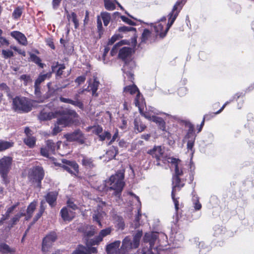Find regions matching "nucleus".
<instances>
[{"mask_svg":"<svg viewBox=\"0 0 254 254\" xmlns=\"http://www.w3.org/2000/svg\"><path fill=\"white\" fill-rule=\"evenodd\" d=\"M194 138H192L191 140H189L187 143V148L188 150H190L193 152V147L194 145Z\"/></svg>","mask_w":254,"mask_h":254,"instance_id":"obj_57","label":"nucleus"},{"mask_svg":"<svg viewBox=\"0 0 254 254\" xmlns=\"http://www.w3.org/2000/svg\"><path fill=\"white\" fill-rule=\"evenodd\" d=\"M105 7L108 10H113L115 8V4L109 0H104Z\"/></svg>","mask_w":254,"mask_h":254,"instance_id":"obj_48","label":"nucleus"},{"mask_svg":"<svg viewBox=\"0 0 254 254\" xmlns=\"http://www.w3.org/2000/svg\"><path fill=\"white\" fill-rule=\"evenodd\" d=\"M121 19L123 21L125 22L126 23H127L129 25H132L134 24V22L133 21H132L131 20L129 19V18L126 17L124 16H122Z\"/></svg>","mask_w":254,"mask_h":254,"instance_id":"obj_62","label":"nucleus"},{"mask_svg":"<svg viewBox=\"0 0 254 254\" xmlns=\"http://www.w3.org/2000/svg\"><path fill=\"white\" fill-rule=\"evenodd\" d=\"M142 254H158L157 250L154 248L149 247V249L143 248L142 250Z\"/></svg>","mask_w":254,"mask_h":254,"instance_id":"obj_45","label":"nucleus"},{"mask_svg":"<svg viewBox=\"0 0 254 254\" xmlns=\"http://www.w3.org/2000/svg\"><path fill=\"white\" fill-rule=\"evenodd\" d=\"M124 92L125 93H128L131 95L137 93L134 100V104L136 107H138L140 113H141V106L143 105V101L142 100V96L140 94L137 86L134 84L127 86L124 88Z\"/></svg>","mask_w":254,"mask_h":254,"instance_id":"obj_7","label":"nucleus"},{"mask_svg":"<svg viewBox=\"0 0 254 254\" xmlns=\"http://www.w3.org/2000/svg\"><path fill=\"white\" fill-rule=\"evenodd\" d=\"M23 12V8L21 7H17L12 13V17L14 19H17L20 18Z\"/></svg>","mask_w":254,"mask_h":254,"instance_id":"obj_38","label":"nucleus"},{"mask_svg":"<svg viewBox=\"0 0 254 254\" xmlns=\"http://www.w3.org/2000/svg\"><path fill=\"white\" fill-rule=\"evenodd\" d=\"M101 18L103 21L104 25L107 26L111 20V16L110 13L107 12H102L101 13Z\"/></svg>","mask_w":254,"mask_h":254,"instance_id":"obj_34","label":"nucleus"},{"mask_svg":"<svg viewBox=\"0 0 254 254\" xmlns=\"http://www.w3.org/2000/svg\"><path fill=\"white\" fill-rule=\"evenodd\" d=\"M118 153V150L114 147V146L112 147V148L107 151L106 156L107 157H108L109 160H111L113 158H114L117 154Z\"/></svg>","mask_w":254,"mask_h":254,"instance_id":"obj_36","label":"nucleus"},{"mask_svg":"<svg viewBox=\"0 0 254 254\" xmlns=\"http://www.w3.org/2000/svg\"><path fill=\"white\" fill-rule=\"evenodd\" d=\"M56 114H60V118L58 119L53 128L54 135L61 132L63 127L68 126L72 122L73 119L77 117V114L74 111L67 109H60Z\"/></svg>","mask_w":254,"mask_h":254,"instance_id":"obj_2","label":"nucleus"},{"mask_svg":"<svg viewBox=\"0 0 254 254\" xmlns=\"http://www.w3.org/2000/svg\"><path fill=\"white\" fill-rule=\"evenodd\" d=\"M67 18L68 21L71 20L74 23V28L77 29L79 26L78 20L77 18V15L75 13L72 12L71 13H67Z\"/></svg>","mask_w":254,"mask_h":254,"instance_id":"obj_28","label":"nucleus"},{"mask_svg":"<svg viewBox=\"0 0 254 254\" xmlns=\"http://www.w3.org/2000/svg\"><path fill=\"white\" fill-rule=\"evenodd\" d=\"M32 104L25 97H16L13 99V107L15 111L28 112L32 109Z\"/></svg>","mask_w":254,"mask_h":254,"instance_id":"obj_6","label":"nucleus"},{"mask_svg":"<svg viewBox=\"0 0 254 254\" xmlns=\"http://www.w3.org/2000/svg\"><path fill=\"white\" fill-rule=\"evenodd\" d=\"M52 73L48 72L44 74H40L38 76V78L36 80L35 84L40 85V84L44 81L46 78H50L51 76Z\"/></svg>","mask_w":254,"mask_h":254,"instance_id":"obj_31","label":"nucleus"},{"mask_svg":"<svg viewBox=\"0 0 254 254\" xmlns=\"http://www.w3.org/2000/svg\"><path fill=\"white\" fill-rule=\"evenodd\" d=\"M20 203L19 202H17L15 204L9 207L6 210V211L5 214L2 215V219L3 220H7L10 217V215L11 213H13L14 209L19 205Z\"/></svg>","mask_w":254,"mask_h":254,"instance_id":"obj_27","label":"nucleus"},{"mask_svg":"<svg viewBox=\"0 0 254 254\" xmlns=\"http://www.w3.org/2000/svg\"><path fill=\"white\" fill-rule=\"evenodd\" d=\"M193 199L194 201L193 203V204H194V208L195 210L196 211L200 210L202 206H201V203L199 201L198 197H197V196H193Z\"/></svg>","mask_w":254,"mask_h":254,"instance_id":"obj_51","label":"nucleus"},{"mask_svg":"<svg viewBox=\"0 0 254 254\" xmlns=\"http://www.w3.org/2000/svg\"><path fill=\"white\" fill-rule=\"evenodd\" d=\"M58 192L57 191H50L48 192L44 197L46 201L51 207H54L57 205V199Z\"/></svg>","mask_w":254,"mask_h":254,"instance_id":"obj_13","label":"nucleus"},{"mask_svg":"<svg viewBox=\"0 0 254 254\" xmlns=\"http://www.w3.org/2000/svg\"><path fill=\"white\" fill-rule=\"evenodd\" d=\"M36 206L37 202L36 201H33L29 204L26 210V220H28L32 217Z\"/></svg>","mask_w":254,"mask_h":254,"instance_id":"obj_21","label":"nucleus"},{"mask_svg":"<svg viewBox=\"0 0 254 254\" xmlns=\"http://www.w3.org/2000/svg\"><path fill=\"white\" fill-rule=\"evenodd\" d=\"M33 178L31 179L33 180V182H35L37 184L36 187L41 189V181L43 179L44 176H32Z\"/></svg>","mask_w":254,"mask_h":254,"instance_id":"obj_39","label":"nucleus"},{"mask_svg":"<svg viewBox=\"0 0 254 254\" xmlns=\"http://www.w3.org/2000/svg\"><path fill=\"white\" fill-rule=\"evenodd\" d=\"M45 203V201L43 200H41L40 202V205L38 212L36 214L35 217L33 218V222L35 223L37 222L40 217L43 215L45 209L46 207L44 205Z\"/></svg>","mask_w":254,"mask_h":254,"instance_id":"obj_25","label":"nucleus"},{"mask_svg":"<svg viewBox=\"0 0 254 254\" xmlns=\"http://www.w3.org/2000/svg\"><path fill=\"white\" fill-rule=\"evenodd\" d=\"M131 52V48L128 47H123L120 50L119 57L122 60H125L130 56Z\"/></svg>","mask_w":254,"mask_h":254,"instance_id":"obj_24","label":"nucleus"},{"mask_svg":"<svg viewBox=\"0 0 254 254\" xmlns=\"http://www.w3.org/2000/svg\"><path fill=\"white\" fill-rule=\"evenodd\" d=\"M103 241L102 238H101L99 235L96 236L93 239H91L90 242V245L91 246L98 245L99 243Z\"/></svg>","mask_w":254,"mask_h":254,"instance_id":"obj_49","label":"nucleus"},{"mask_svg":"<svg viewBox=\"0 0 254 254\" xmlns=\"http://www.w3.org/2000/svg\"><path fill=\"white\" fill-rule=\"evenodd\" d=\"M62 218L64 221H71L75 217V212L69 210L68 208L64 206L60 211Z\"/></svg>","mask_w":254,"mask_h":254,"instance_id":"obj_12","label":"nucleus"},{"mask_svg":"<svg viewBox=\"0 0 254 254\" xmlns=\"http://www.w3.org/2000/svg\"><path fill=\"white\" fill-rule=\"evenodd\" d=\"M181 4L182 2L177 1L174 6L172 11L169 14V21L165 30H163L164 25H162L161 23H158L154 26L155 32L157 34L159 35L161 37L163 38L166 36L168 30L173 24L178 16L179 12L182 9V6L181 5Z\"/></svg>","mask_w":254,"mask_h":254,"instance_id":"obj_3","label":"nucleus"},{"mask_svg":"<svg viewBox=\"0 0 254 254\" xmlns=\"http://www.w3.org/2000/svg\"><path fill=\"white\" fill-rule=\"evenodd\" d=\"M50 152V150H49V149L46 147H42L41 148V154L43 156L49 157Z\"/></svg>","mask_w":254,"mask_h":254,"instance_id":"obj_56","label":"nucleus"},{"mask_svg":"<svg viewBox=\"0 0 254 254\" xmlns=\"http://www.w3.org/2000/svg\"><path fill=\"white\" fill-rule=\"evenodd\" d=\"M34 88H35V94L37 97H39L41 95V92H40V85L34 84Z\"/></svg>","mask_w":254,"mask_h":254,"instance_id":"obj_63","label":"nucleus"},{"mask_svg":"<svg viewBox=\"0 0 254 254\" xmlns=\"http://www.w3.org/2000/svg\"><path fill=\"white\" fill-rule=\"evenodd\" d=\"M112 231V229L111 227L106 228L100 231L99 236L103 239L104 237L110 235Z\"/></svg>","mask_w":254,"mask_h":254,"instance_id":"obj_41","label":"nucleus"},{"mask_svg":"<svg viewBox=\"0 0 254 254\" xmlns=\"http://www.w3.org/2000/svg\"><path fill=\"white\" fill-rule=\"evenodd\" d=\"M176 192H177L172 191L171 197H172V198L173 202L174 203V204H175V210L177 212H178V210L179 209V197H176Z\"/></svg>","mask_w":254,"mask_h":254,"instance_id":"obj_40","label":"nucleus"},{"mask_svg":"<svg viewBox=\"0 0 254 254\" xmlns=\"http://www.w3.org/2000/svg\"><path fill=\"white\" fill-rule=\"evenodd\" d=\"M24 142L30 148H33L36 143V138L34 136L28 135L24 139Z\"/></svg>","mask_w":254,"mask_h":254,"instance_id":"obj_30","label":"nucleus"},{"mask_svg":"<svg viewBox=\"0 0 254 254\" xmlns=\"http://www.w3.org/2000/svg\"><path fill=\"white\" fill-rule=\"evenodd\" d=\"M142 231H138L133 238L132 243V248H137L139 245L140 240L142 237Z\"/></svg>","mask_w":254,"mask_h":254,"instance_id":"obj_23","label":"nucleus"},{"mask_svg":"<svg viewBox=\"0 0 254 254\" xmlns=\"http://www.w3.org/2000/svg\"><path fill=\"white\" fill-rule=\"evenodd\" d=\"M134 127L139 132L143 131L146 128V126L139 120L136 119L134 122Z\"/></svg>","mask_w":254,"mask_h":254,"instance_id":"obj_32","label":"nucleus"},{"mask_svg":"<svg viewBox=\"0 0 254 254\" xmlns=\"http://www.w3.org/2000/svg\"><path fill=\"white\" fill-rule=\"evenodd\" d=\"M30 60L35 64H38L41 67H43L44 64H42L41 62V59L34 54H30Z\"/></svg>","mask_w":254,"mask_h":254,"instance_id":"obj_37","label":"nucleus"},{"mask_svg":"<svg viewBox=\"0 0 254 254\" xmlns=\"http://www.w3.org/2000/svg\"><path fill=\"white\" fill-rule=\"evenodd\" d=\"M147 153L155 158L157 162V165H160V162L163 163H166L167 157L164 155V148L161 146H154V147L148 150ZM168 162L172 164V167H174L175 175H182L184 173L182 168L181 161L175 158H168Z\"/></svg>","mask_w":254,"mask_h":254,"instance_id":"obj_1","label":"nucleus"},{"mask_svg":"<svg viewBox=\"0 0 254 254\" xmlns=\"http://www.w3.org/2000/svg\"><path fill=\"white\" fill-rule=\"evenodd\" d=\"M111 134L108 131H105L103 134L99 135V137L102 141L106 139H109L111 138Z\"/></svg>","mask_w":254,"mask_h":254,"instance_id":"obj_55","label":"nucleus"},{"mask_svg":"<svg viewBox=\"0 0 254 254\" xmlns=\"http://www.w3.org/2000/svg\"><path fill=\"white\" fill-rule=\"evenodd\" d=\"M112 218L114 223L117 225V227L119 229H124L125 223L122 216L119 215L117 214H114L112 215Z\"/></svg>","mask_w":254,"mask_h":254,"instance_id":"obj_16","label":"nucleus"},{"mask_svg":"<svg viewBox=\"0 0 254 254\" xmlns=\"http://www.w3.org/2000/svg\"><path fill=\"white\" fill-rule=\"evenodd\" d=\"M65 68L64 64H60L59 68L57 71L56 74L58 76H61L63 74V70Z\"/></svg>","mask_w":254,"mask_h":254,"instance_id":"obj_60","label":"nucleus"},{"mask_svg":"<svg viewBox=\"0 0 254 254\" xmlns=\"http://www.w3.org/2000/svg\"><path fill=\"white\" fill-rule=\"evenodd\" d=\"M50 159L56 166H61L68 173L76 175L79 173V165L75 161H70L65 159H62L58 162L57 159L53 157L50 158Z\"/></svg>","mask_w":254,"mask_h":254,"instance_id":"obj_5","label":"nucleus"},{"mask_svg":"<svg viewBox=\"0 0 254 254\" xmlns=\"http://www.w3.org/2000/svg\"><path fill=\"white\" fill-rule=\"evenodd\" d=\"M135 66L134 62L132 61H130L128 62H125V65H124L122 70L126 74L127 76H128L129 78L132 81L133 79V74L130 72L128 71L127 70L129 68H133Z\"/></svg>","mask_w":254,"mask_h":254,"instance_id":"obj_19","label":"nucleus"},{"mask_svg":"<svg viewBox=\"0 0 254 254\" xmlns=\"http://www.w3.org/2000/svg\"><path fill=\"white\" fill-rule=\"evenodd\" d=\"M125 176H110L108 180L106 181L105 186L110 190L114 191L115 196H120L125 185Z\"/></svg>","mask_w":254,"mask_h":254,"instance_id":"obj_4","label":"nucleus"},{"mask_svg":"<svg viewBox=\"0 0 254 254\" xmlns=\"http://www.w3.org/2000/svg\"><path fill=\"white\" fill-rule=\"evenodd\" d=\"M95 233V229L93 228L92 229L86 231L85 232V236L87 237H90L93 236Z\"/></svg>","mask_w":254,"mask_h":254,"instance_id":"obj_61","label":"nucleus"},{"mask_svg":"<svg viewBox=\"0 0 254 254\" xmlns=\"http://www.w3.org/2000/svg\"><path fill=\"white\" fill-rule=\"evenodd\" d=\"M1 54L4 59H8L13 56V52L9 50H2Z\"/></svg>","mask_w":254,"mask_h":254,"instance_id":"obj_50","label":"nucleus"},{"mask_svg":"<svg viewBox=\"0 0 254 254\" xmlns=\"http://www.w3.org/2000/svg\"><path fill=\"white\" fill-rule=\"evenodd\" d=\"M122 246L126 249L132 248L131 241L128 237H127L123 240Z\"/></svg>","mask_w":254,"mask_h":254,"instance_id":"obj_43","label":"nucleus"},{"mask_svg":"<svg viewBox=\"0 0 254 254\" xmlns=\"http://www.w3.org/2000/svg\"><path fill=\"white\" fill-rule=\"evenodd\" d=\"M71 104H72L74 106H77L80 109L83 108V105L82 103L79 100H75V101L72 100V101L71 102Z\"/></svg>","mask_w":254,"mask_h":254,"instance_id":"obj_58","label":"nucleus"},{"mask_svg":"<svg viewBox=\"0 0 254 254\" xmlns=\"http://www.w3.org/2000/svg\"><path fill=\"white\" fill-rule=\"evenodd\" d=\"M13 146V142L0 140V152L3 151Z\"/></svg>","mask_w":254,"mask_h":254,"instance_id":"obj_29","label":"nucleus"},{"mask_svg":"<svg viewBox=\"0 0 254 254\" xmlns=\"http://www.w3.org/2000/svg\"><path fill=\"white\" fill-rule=\"evenodd\" d=\"M46 147L49 150H50V152H53L55 150L56 146L54 142L52 140H48L46 142Z\"/></svg>","mask_w":254,"mask_h":254,"instance_id":"obj_47","label":"nucleus"},{"mask_svg":"<svg viewBox=\"0 0 254 254\" xmlns=\"http://www.w3.org/2000/svg\"><path fill=\"white\" fill-rule=\"evenodd\" d=\"M99 82L97 80V77H94L93 81L91 83V81L89 82V86L90 87L92 92V95L94 96H97L98 94L96 91L98 88Z\"/></svg>","mask_w":254,"mask_h":254,"instance_id":"obj_22","label":"nucleus"},{"mask_svg":"<svg viewBox=\"0 0 254 254\" xmlns=\"http://www.w3.org/2000/svg\"><path fill=\"white\" fill-rule=\"evenodd\" d=\"M135 29L130 26H122L119 28V32L135 31Z\"/></svg>","mask_w":254,"mask_h":254,"instance_id":"obj_54","label":"nucleus"},{"mask_svg":"<svg viewBox=\"0 0 254 254\" xmlns=\"http://www.w3.org/2000/svg\"><path fill=\"white\" fill-rule=\"evenodd\" d=\"M125 44L124 41H121L118 43L116 44L113 48H112L111 51V54L112 56H114L117 52L118 48H119L120 46L124 45Z\"/></svg>","mask_w":254,"mask_h":254,"instance_id":"obj_46","label":"nucleus"},{"mask_svg":"<svg viewBox=\"0 0 254 254\" xmlns=\"http://www.w3.org/2000/svg\"><path fill=\"white\" fill-rule=\"evenodd\" d=\"M71 254H91L88 249L82 245H78L76 249Z\"/></svg>","mask_w":254,"mask_h":254,"instance_id":"obj_26","label":"nucleus"},{"mask_svg":"<svg viewBox=\"0 0 254 254\" xmlns=\"http://www.w3.org/2000/svg\"><path fill=\"white\" fill-rule=\"evenodd\" d=\"M150 34L151 32L149 30L144 29L141 37V42H145L148 38L150 37Z\"/></svg>","mask_w":254,"mask_h":254,"instance_id":"obj_44","label":"nucleus"},{"mask_svg":"<svg viewBox=\"0 0 254 254\" xmlns=\"http://www.w3.org/2000/svg\"><path fill=\"white\" fill-rule=\"evenodd\" d=\"M140 114L146 119L155 123L160 129L166 131V123L163 119L159 117L152 115L149 113H144L142 110Z\"/></svg>","mask_w":254,"mask_h":254,"instance_id":"obj_8","label":"nucleus"},{"mask_svg":"<svg viewBox=\"0 0 254 254\" xmlns=\"http://www.w3.org/2000/svg\"><path fill=\"white\" fill-rule=\"evenodd\" d=\"M15 249L11 248L8 245L4 243H0V253L1 254H14Z\"/></svg>","mask_w":254,"mask_h":254,"instance_id":"obj_20","label":"nucleus"},{"mask_svg":"<svg viewBox=\"0 0 254 254\" xmlns=\"http://www.w3.org/2000/svg\"><path fill=\"white\" fill-rule=\"evenodd\" d=\"M158 238L157 235L154 233H146L144 237L145 243H148L149 247L153 248L155 243Z\"/></svg>","mask_w":254,"mask_h":254,"instance_id":"obj_14","label":"nucleus"},{"mask_svg":"<svg viewBox=\"0 0 254 254\" xmlns=\"http://www.w3.org/2000/svg\"><path fill=\"white\" fill-rule=\"evenodd\" d=\"M85 79H86L85 76L83 75V76H80L78 77L75 79V82L77 83L78 84H80L83 83L85 81Z\"/></svg>","mask_w":254,"mask_h":254,"instance_id":"obj_59","label":"nucleus"},{"mask_svg":"<svg viewBox=\"0 0 254 254\" xmlns=\"http://www.w3.org/2000/svg\"><path fill=\"white\" fill-rule=\"evenodd\" d=\"M12 161V158L9 156H4L0 159V175H7L11 168Z\"/></svg>","mask_w":254,"mask_h":254,"instance_id":"obj_9","label":"nucleus"},{"mask_svg":"<svg viewBox=\"0 0 254 254\" xmlns=\"http://www.w3.org/2000/svg\"><path fill=\"white\" fill-rule=\"evenodd\" d=\"M67 207L71 208L73 210H75L78 208L77 206L72 201L71 199H68L66 202Z\"/></svg>","mask_w":254,"mask_h":254,"instance_id":"obj_53","label":"nucleus"},{"mask_svg":"<svg viewBox=\"0 0 254 254\" xmlns=\"http://www.w3.org/2000/svg\"><path fill=\"white\" fill-rule=\"evenodd\" d=\"M0 43L2 45L8 46L9 44V41L4 37H0Z\"/></svg>","mask_w":254,"mask_h":254,"instance_id":"obj_64","label":"nucleus"},{"mask_svg":"<svg viewBox=\"0 0 254 254\" xmlns=\"http://www.w3.org/2000/svg\"><path fill=\"white\" fill-rule=\"evenodd\" d=\"M57 110L54 112H49L47 113L44 111H42L39 115V119L41 120H51L53 118H58L60 117V114H56V112L59 111Z\"/></svg>","mask_w":254,"mask_h":254,"instance_id":"obj_15","label":"nucleus"},{"mask_svg":"<svg viewBox=\"0 0 254 254\" xmlns=\"http://www.w3.org/2000/svg\"><path fill=\"white\" fill-rule=\"evenodd\" d=\"M19 216L15 214L9 221L8 227L9 228H12L18 222H19Z\"/></svg>","mask_w":254,"mask_h":254,"instance_id":"obj_42","label":"nucleus"},{"mask_svg":"<svg viewBox=\"0 0 254 254\" xmlns=\"http://www.w3.org/2000/svg\"><path fill=\"white\" fill-rule=\"evenodd\" d=\"M11 36L16 39L19 43L25 45L27 44V39L24 34L18 31H13L11 33Z\"/></svg>","mask_w":254,"mask_h":254,"instance_id":"obj_18","label":"nucleus"},{"mask_svg":"<svg viewBox=\"0 0 254 254\" xmlns=\"http://www.w3.org/2000/svg\"><path fill=\"white\" fill-rule=\"evenodd\" d=\"M185 185V181L180 176H173L172 177V191H179Z\"/></svg>","mask_w":254,"mask_h":254,"instance_id":"obj_11","label":"nucleus"},{"mask_svg":"<svg viewBox=\"0 0 254 254\" xmlns=\"http://www.w3.org/2000/svg\"><path fill=\"white\" fill-rule=\"evenodd\" d=\"M65 136L67 140L69 141H77L80 144H83L85 142L84 137L82 132L79 130L73 133L67 134Z\"/></svg>","mask_w":254,"mask_h":254,"instance_id":"obj_10","label":"nucleus"},{"mask_svg":"<svg viewBox=\"0 0 254 254\" xmlns=\"http://www.w3.org/2000/svg\"><path fill=\"white\" fill-rule=\"evenodd\" d=\"M92 218L93 221H96L100 227H102L101 220L103 219V216L102 215V212H97V213L94 214Z\"/></svg>","mask_w":254,"mask_h":254,"instance_id":"obj_33","label":"nucleus"},{"mask_svg":"<svg viewBox=\"0 0 254 254\" xmlns=\"http://www.w3.org/2000/svg\"><path fill=\"white\" fill-rule=\"evenodd\" d=\"M120 241H117L108 245L106 247V251L107 253L111 252L120 246Z\"/></svg>","mask_w":254,"mask_h":254,"instance_id":"obj_35","label":"nucleus"},{"mask_svg":"<svg viewBox=\"0 0 254 254\" xmlns=\"http://www.w3.org/2000/svg\"><path fill=\"white\" fill-rule=\"evenodd\" d=\"M43 169L41 166H36L33 168V175H43Z\"/></svg>","mask_w":254,"mask_h":254,"instance_id":"obj_52","label":"nucleus"},{"mask_svg":"<svg viewBox=\"0 0 254 254\" xmlns=\"http://www.w3.org/2000/svg\"><path fill=\"white\" fill-rule=\"evenodd\" d=\"M81 163L86 169H91L95 166L92 158L85 156H82Z\"/></svg>","mask_w":254,"mask_h":254,"instance_id":"obj_17","label":"nucleus"}]
</instances>
